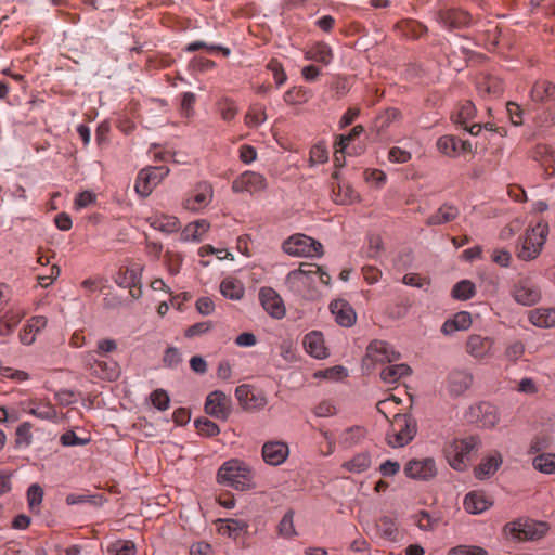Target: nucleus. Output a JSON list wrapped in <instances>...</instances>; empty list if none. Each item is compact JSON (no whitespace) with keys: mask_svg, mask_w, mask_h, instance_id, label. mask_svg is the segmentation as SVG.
I'll list each match as a JSON object with an SVG mask.
<instances>
[{"mask_svg":"<svg viewBox=\"0 0 555 555\" xmlns=\"http://www.w3.org/2000/svg\"><path fill=\"white\" fill-rule=\"evenodd\" d=\"M547 234L548 224L546 222L538 221L534 225H531L527 230L521 247L517 253L518 258L525 261L535 259L543 248Z\"/></svg>","mask_w":555,"mask_h":555,"instance_id":"obj_1","label":"nucleus"},{"mask_svg":"<svg viewBox=\"0 0 555 555\" xmlns=\"http://www.w3.org/2000/svg\"><path fill=\"white\" fill-rule=\"evenodd\" d=\"M330 451L334 449H352L362 446L366 430L361 426H350L337 433L322 431Z\"/></svg>","mask_w":555,"mask_h":555,"instance_id":"obj_2","label":"nucleus"},{"mask_svg":"<svg viewBox=\"0 0 555 555\" xmlns=\"http://www.w3.org/2000/svg\"><path fill=\"white\" fill-rule=\"evenodd\" d=\"M283 250L291 256L320 257L323 246L320 242L305 234H295L283 243Z\"/></svg>","mask_w":555,"mask_h":555,"instance_id":"obj_3","label":"nucleus"},{"mask_svg":"<svg viewBox=\"0 0 555 555\" xmlns=\"http://www.w3.org/2000/svg\"><path fill=\"white\" fill-rule=\"evenodd\" d=\"M218 481L236 490H244L249 486L248 469L237 460L229 461L219 469Z\"/></svg>","mask_w":555,"mask_h":555,"instance_id":"obj_4","label":"nucleus"},{"mask_svg":"<svg viewBox=\"0 0 555 555\" xmlns=\"http://www.w3.org/2000/svg\"><path fill=\"white\" fill-rule=\"evenodd\" d=\"M416 433L414 422L405 415H397L391 425V430L387 434L388 444L393 448H402L413 439Z\"/></svg>","mask_w":555,"mask_h":555,"instance_id":"obj_5","label":"nucleus"},{"mask_svg":"<svg viewBox=\"0 0 555 555\" xmlns=\"http://www.w3.org/2000/svg\"><path fill=\"white\" fill-rule=\"evenodd\" d=\"M465 417L467 422L483 428H492L500 421L498 408L486 401L470 405Z\"/></svg>","mask_w":555,"mask_h":555,"instance_id":"obj_6","label":"nucleus"},{"mask_svg":"<svg viewBox=\"0 0 555 555\" xmlns=\"http://www.w3.org/2000/svg\"><path fill=\"white\" fill-rule=\"evenodd\" d=\"M401 354L387 341L375 339L371 341L366 348L364 364L371 362L373 364L393 363L400 360Z\"/></svg>","mask_w":555,"mask_h":555,"instance_id":"obj_7","label":"nucleus"},{"mask_svg":"<svg viewBox=\"0 0 555 555\" xmlns=\"http://www.w3.org/2000/svg\"><path fill=\"white\" fill-rule=\"evenodd\" d=\"M165 166L142 169L135 180L134 189L143 197L149 196L153 189L168 175Z\"/></svg>","mask_w":555,"mask_h":555,"instance_id":"obj_8","label":"nucleus"},{"mask_svg":"<svg viewBox=\"0 0 555 555\" xmlns=\"http://www.w3.org/2000/svg\"><path fill=\"white\" fill-rule=\"evenodd\" d=\"M435 18L448 30L466 28L473 24V17L467 11L454 8L438 10Z\"/></svg>","mask_w":555,"mask_h":555,"instance_id":"obj_9","label":"nucleus"},{"mask_svg":"<svg viewBox=\"0 0 555 555\" xmlns=\"http://www.w3.org/2000/svg\"><path fill=\"white\" fill-rule=\"evenodd\" d=\"M212 196V185L206 181L198 182L184 198L183 207L186 210L199 211L210 204Z\"/></svg>","mask_w":555,"mask_h":555,"instance_id":"obj_10","label":"nucleus"},{"mask_svg":"<svg viewBox=\"0 0 555 555\" xmlns=\"http://www.w3.org/2000/svg\"><path fill=\"white\" fill-rule=\"evenodd\" d=\"M235 397L243 409L247 411H259L268 403L267 397L262 390L246 384L236 387Z\"/></svg>","mask_w":555,"mask_h":555,"instance_id":"obj_11","label":"nucleus"},{"mask_svg":"<svg viewBox=\"0 0 555 555\" xmlns=\"http://www.w3.org/2000/svg\"><path fill=\"white\" fill-rule=\"evenodd\" d=\"M232 410V400L223 391L215 390L210 392L205 401V412L210 416L225 421Z\"/></svg>","mask_w":555,"mask_h":555,"instance_id":"obj_12","label":"nucleus"},{"mask_svg":"<svg viewBox=\"0 0 555 555\" xmlns=\"http://www.w3.org/2000/svg\"><path fill=\"white\" fill-rule=\"evenodd\" d=\"M547 530L544 522H511L505 526V531L519 541L540 539Z\"/></svg>","mask_w":555,"mask_h":555,"instance_id":"obj_13","label":"nucleus"},{"mask_svg":"<svg viewBox=\"0 0 555 555\" xmlns=\"http://www.w3.org/2000/svg\"><path fill=\"white\" fill-rule=\"evenodd\" d=\"M268 186L267 179L263 175L247 170L240 175L232 182V191L234 193H257L264 191Z\"/></svg>","mask_w":555,"mask_h":555,"instance_id":"obj_14","label":"nucleus"},{"mask_svg":"<svg viewBox=\"0 0 555 555\" xmlns=\"http://www.w3.org/2000/svg\"><path fill=\"white\" fill-rule=\"evenodd\" d=\"M259 300L262 308L274 319L281 320L286 314L283 299L279 293L269 286L259 289Z\"/></svg>","mask_w":555,"mask_h":555,"instance_id":"obj_15","label":"nucleus"},{"mask_svg":"<svg viewBox=\"0 0 555 555\" xmlns=\"http://www.w3.org/2000/svg\"><path fill=\"white\" fill-rule=\"evenodd\" d=\"M513 298L520 305L532 306L541 298L538 286L529 279H521L516 282L512 291Z\"/></svg>","mask_w":555,"mask_h":555,"instance_id":"obj_16","label":"nucleus"},{"mask_svg":"<svg viewBox=\"0 0 555 555\" xmlns=\"http://www.w3.org/2000/svg\"><path fill=\"white\" fill-rule=\"evenodd\" d=\"M88 364L91 375L101 379L113 380L119 375V366L112 359L99 360L93 354H90Z\"/></svg>","mask_w":555,"mask_h":555,"instance_id":"obj_17","label":"nucleus"},{"mask_svg":"<svg viewBox=\"0 0 555 555\" xmlns=\"http://www.w3.org/2000/svg\"><path fill=\"white\" fill-rule=\"evenodd\" d=\"M473 374L464 370L452 371L448 376L447 388L451 396L459 397L473 385Z\"/></svg>","mask_w":555,"mask_h":555,"instance_id":"obj_18","label":"nucleus"},{"mask_svg":"<svg viewBox=\"0 0 555 555\" xmlns=\"http://www.w3.org/2000/svg\"><path fill=\"white\" fill-rule=\"evenodd\" d=\"M330 310L336 322L345 327H350L357 320L353 308L344 299H335L330 304Z\"/></svg>","mask_w":555,"mask_h":555,"instance_id":"obj_19","label":"nucleus"},{"mask_svg":"<svg viewBox=\"0 0 555 555\" xmlns=\"http://www.w3.org/2000/svg\"><path fill=\"white\" fill-rule=\"evenodd\" d=\"M302 345L307 353L315 359H325L328 351L321 332L312 331L305 335Z\"/></svg>","mask_w":555,"mask_h":555,"instance_id":"obj_20","label":"nucleus"},{"mask_svg":"<svg viewBox=\"0 0 555 555\" xmlns=\"http://www.w3.org/2000/svg\"><path fill=\"white\" fill-rule=\"evenodd\" d=\"M476 88L483 98H496L503 92V82L495 76L480 74L476 80Z\"/></svg>","mask_w":555,"mask_h":555,"instance_id":"obj_21","label":"nucleus"},{"mask_svg":"<svg viewBox=\"0 0 555 555\" xmlns=\"http://www.w3.org/2000/svg\"><path fill=\"white\" fill-rule=\"evenodd\" d=\"M319 272H321L319 266L302 263L299 269L293 270L287 274L286 282L292 288L306 285L314 275H318Z\"/></svg>","mask_w":555,"mask_h":555,"instance_id":"obj_22","label":"nucleus"},{"mask_svg":"<svg viewBox=\"0 0 555 555\" xmlns=\"http://www.w3.org/2000/svg\"><path fill=\"white\" fill-rule=\"evenodd\" d=\"M146 222L156 231L171 234L180 230V221L175 216L155 214L146 218Z\"/></svg>","mask_w":555,"mask_h":555,"instance_id":"obj_23","label":"nucleus"},{"mask_svg":"<svg viewBox=\"0 0 555 555\" xmlns=\"http://www.w3.org/2000/svg\"><path fill=\"white\" fill-rule=\"evenodd\" d=\"M532 156L540 163L546 179L555 176V152L550 146L543 144L537 145Z\"/></svg>","mask_w":555,"mask_h":555,"instance_id":"obj_24","label":"nucleus"},{"mask_svg":"<svg viewBox=\"0 0 555 555\" xmlns=\"http://www.w3.org/2000/svg\"><path fill=\"white\" fill-rule=\"evenodd\" d=\"M460 216V210L452 204H442L434 214L425 221L426 225H441L455 220Z\"/></svg>","mask_w":555,"mask_h":555,"instance_id":"obj_25","label":"nucleus"},{"mask_svg":"<svg viewBox=\"0 0 555 555\" xmlns=\"http://www.w3.org/2000/svg\"><path fill=\"white\" fill-rule=\"evenodd\" d=\"M493 340L489 337H482L480 335L469 336L466 344V351L477 359H482L490 353Z\"/></svg>","mask_w":555,"mask_h":555,"instance_id":"obj_26","label":"nucleus"},{"mask_svg":"<svg viewBox=\"0 0 555 555\" xmlns=\"http://www.w3.org/2000/svg\"><path fill=\"white\" fill-rule=\"evenodd\" d=\"M210 224L207 220L201 219L191 222L184 227L180 234L182 242H201L204 234L209 230Z\"/></svg>","mask_w":555,"mask_h":555,"instance_id":"obj_27","label":"nucleus"},{"mask_svg":"<svg viewBox=\"0 0 555 555\" xmlns=\"http://www.w3.org/2000/svg\"><path fill=\"white\" fill-rule=\"evenodd\" d=\"M141 267L138 264L121 267L115 278V283L127 288L128 286H135L140 284Z\"/></svg>","mask_w":555,"mask_h":555,"instance_id":"obj_28","label":"nucleus"},{"mask_svg":"<svg viewBox=\"0 0 555 555\" xmlns=\"http://www.w3.org/2000/svg\"><path fill=\"white\" fill-rule=\"evenodd\" d=\"M530 96L534 102L547 103L555 101V85L547 80H538L532 86Z\"/></svg>","mask_w":555,"mask_h":555,"instance_id":"obj_29","label":"nucleus"},{"mask_svg":"<svg viewBox=\"0 0 555 555\" xmlns=\"http://www.w3.org/2000/svg\"><path fill=\"white\" fill-rule=\"evenodd\" d=\"M405 472L410 477L426 479L434 476L436 470L433 461L425 459L410 461L405 467Z\"/></svg>","mask_w":555,"mask_h":555,"instance_id":"obj_30","label":"nucleus"},{"mask_svg":"<svg viewBox=\"0 0 555 555\" xmlns=\"http://www.w3.org/2000/svg\"><path fill=\"white\" fill-rule=\"evenodd\" d=\"M47 325V319L42 315L33 317L20 333V340L24 345H31L38 334Z\"/></svg>","mask_w":555,"mask_h":555,"instance_id":"obj_31","label":"nucleus"},{"mask_svg":"<svg viewBox=\"0 0 555 555\" xmlns=\"http://www.w3.org/2000/svg\"><path fill=\"white\" fill-rule=\"evenodd\" d=\"M305 59L328 65L333 60V51L327 43L317 42L306 50Z\"/></svg>","mask_w":555,"mask_h":555,"instance_id":"obj_32","label":"nucleus"},{"mask_svg":"<svg viewBox=\"0 0 555 555\" xmlns=\"http://www.w3.org/2000/svg\"><path fill=\"white\" fill-rule=\"evenodd\" d=\"M396 29L409 39H417L427 33V27L424 24L410 18L397 23Z\"/></svg>","mask_w":555,"mask_h":555,"instance_id":"obj_33","label":"nucleus"},{"mask_svg":"<svg viewBox=\"0 0 555 555\" xmlns=\"http://www.w3.org/2000/svg\"><path fill=\"white\" fill-rule=\"evenodd\" d=\"M221 294L232 300H240L245 294L244 284L235 278H225L220 283Z\"/></svg>","mask_w":555,"mask_h":555,"instance_id":"obj_34","label":"nucleus"},{"mask_svg":"<svg viewBox=\"0 0 555 555\" xmlns=\"http://www.w3.org/2000/svg\"><path fill=\"white\" fill-rule=\"evenodd\" d=\"M411 367L408 364H391L384 367L380 371V378L386 384H395L399 382L402 377L409 376L411 374Z\"/></svg>","mask_w":555,"mask_h":555,"instance_id":"obj_35","label":"nucleus"},{"mask_svg":"<svg viewBox=\"0 0 555 555\" xmlns=\"http://www.w3.org/2000/svg\"><path fill=\"white\" fill-rule=\"evenodd\" d=\"M530 322L539 327L555 326V308H538L530 311Z\"/></svg>","mask_w":555,"mask_h":555,"instance_id":"obj_36","label":"nucleus"},{"mask_svg":"<svg viewBox=\"0 0 555 555\" xmlns=\"http://www.w3.org/2000/svg\"><path fill=\"white\" fill-rule=\"evenodd\" d=\"M491 505L485 496L477 492L468 493L464 500V507L469 514H480Z\"/></svg>","mask_w":555,"mask_h":555,"instance_id":"obj_37","label":"nucleus"},{"mask_svg":"<svg viewBox=\"0 0 555 555\" xmlns=\"http://www.w3.org/2000/svg\"><path fill=\"white\" fill-rule=\"evenodd\" d=\"M452 448L453 451H474L482 448V442L477 435H463L453 439Z\"/></svg>","mask_w":555,"mask_h":555,"instance_id":"obj_38","label":"nucleus"},{"mask_svg":"<svg viewBox=\"0 0 555 555\" xmlns=\"http://www.w3.org/2000/svg\"><path fill=\"white\" fill-rule=\"evenodd\" d=\"M22 314L15 311H8L0 318V335L9 336L13 333L17 324L22 320Z\"/></svg>","mask_w":555,"mask_h":555,"instance_id":"obj_39","label":"nucleus"},{"mask_svg":"<svg viewBox=\"0 0 555 555\" xmlns=\"http://www.w3.org/2000/svg\"><path fill=\"white\" fill-rule=\"evenodd\" d=\"M476 114L475 105L470 101H466L460 105L457 112L452 115V119L456 125L463 126L469 122Z\"/></svg>","mask_w":555,"mask_h":555,"instance_id":"obj_40","label":"nucleus"},{"mask_svg":"<svg viewBox=\"0 0 555 555\" xmlns=\"http://www.w3.org/2000/svg\"><path fill=\"white\" fill-rule=\"evenodd\" d=\"M533 466L544 474L555 473V453H540L533 460Z\"/></svg>","mask_w":555,"mask_h":555,"instance_id":"obj_41","label":"nucleus"},{"mask_svg":"<svg viewBox=\"0 0 555 555\" xmlns=\"http://www.w3.org/2000/svg\"><path fill=\"white\" fill-rule=\"evenodd\" d=\"M475 295V285L469 280L457 282L452 288V296L460 300H467Z\"/></svg>","mask_w":555,"mask_h":555,"instance_id":"obj_42","label":"nucleus"},{"mask_svg":"<svg viewBox=\"0 0 555 555\" xmlns=\"http://www.w3.org/2000/svg\"><path fill=\"white\" fill-rule=\"evenodd\" d=\"M437 149L444 155L454 156L459 153V139L454 135H443L437 141Z\"/></svg>","mask_w":555,"mask_h":555,"instance_id":"obj_43","label":"nucleus"},{"mask_svg":"<svg viewBox=\"0 0 555 555\" xmlns=\"http://www.w3.org/2000/svg\"><path fill=\"white\" fill-rule=\"evenodd\" d=\"M30 414L48 421H55L57 418V412L55 408L48 402H40L35 404L30 411Z\"/></svg>","mask_w":555,"mask_h":555,"instance_id":"obj_44","label":"nucleus"},{"mask_svg":"<svg viewBox=\"0 0 555 555\" xmlns=\"http://www.w3.org/2000/svg\"><path fill=\"white\" fill-rule=\"evenodd\" d=\"M266 119L267 114L264 108L260 105H253L245 116V124L248 127H258L263 124Z\"/></svg>","mask_w":555,"mask_h":555,"instance_id":"obj_45","label":"nucleus"},{"mask_svg":"<svg viewBox=\"0 0 555 555\" xmlns=\"http://www.w3.org/2000/svg\"><path fill=\"white\" fill-rule=\"evenodd\" d=\"M31 425L27 422L22 423L15 431V447L20 449L27 448L31 441Z\"/></svg>","mask_w":555,"mask_h":555,"instance_id":"obj_46","label":"nucleus"},{"mask_svg":"<svg viewBox=\"0 0 555 555\" xmlns=\"http://www.w3.org/2000/svg\"><path fill=\"white\" fill-rule=\"evenodd\" d=\"M502 460L500 456L492 455L487 457L486 462L481 463L476 469V476L480 479L489 476L496 470Z\"/></svg>","mask_w":555,"mask_h":555,"instance_id":"obj_47","label":"nucleus"},{"mask_svg":"<svg viewBox=\"0 0 555 555\" xmlns=\"http://www.w3.org/2000/svg\"><path fill=\"white\" fill-rule=\"evenodd\" d=\"M197 433L202 436L211 437L219 433V427L206 417H199L194 422Z\"/></svg>","mask_w":555,"mask_h":555,"instance_id":"obj_48","label":"nucleus"},{"mask_svg":"<svg viewBox=\"0 0 555 555\" xmlns=\"http://www.w3.org/2000/svg\"><path fill=\"white\" fill-rule=\"evenodd\" d=\"M553 444V436L548 431L539 433L531 441L530 451H544Z\"/></svg>","mask_w":555,"mask_h":555,"instance_id":"obj_49","label":"nucleus"},{"mask_svg":"<svg viewBox=\"0 0 555 555\" xmlns=\"http://www.w3.org/2000/svg\"><path fill=\"white\" fill-rule=\"evenodd\" d=\"M201 49H206L209 53H215L217 51H220L225 56H228L230 54V49L229 48H225V47H222V46H218V44L208 46L204 41H194V42L189 43L186 46V48H185V51H188V52H195V51L201 50Z\"/></svg>","mask_w":555,"mask_h":555,"instance_id":"obj_50","label":"nucleus"},{"mask_svg":"<svg viewBox=\"0 0 555 555\" xmlns=\"http://www.w3.org/2000/svg\"><path fill=\"white\" fill-rule=\"evenodd\" d=\"M287 104L296 105L305 103L308 100L307 91L302 88H291L283 96Z\"/></svg>","mask_w":555,"mask_h":555,"instance_id":"obj_51","label":"nucleus"},{"mask_svg":"<svg viewBox=\"0 0 555 555\" xmlns=\"http://www.w3.org/2000/svg\"><path fill=\"white\" fill-rule=\"evenodd\" d=\"M400 116V112L397 108H388L380 114L375 121V126L378 131L386 129L392 121L397 120Z\"/></svg>","mask_w":555,"mask_h":555,"instance_id":"obj_52","label":"nucleus"},{"mask_svg":"<svg viewBox=\"0 0 555 555\" xmlns=\"http://www.w3.org/2000/svg\"><path fill=\"white\" fill-rule=\"evenodd\" d=\"M267 68L270 72H272L276 87H281L286 82L287 75H286L282 64L278 60H275V59L270 60L267 65Z\"/></svg>","mask_w":555,"mask_h":555,"instance_id":"obj_53","label":"nucleus"},{"mask_svg":"<svg viewBox=\"0 0 555 555\" xmlns=\"http://www.w3.org/2000/svg\"><path fill=\"white\" fill-rule=\"evenodd\" d=\"M152 404L159 411H166L169 408V396L164 389H156L151 393Z\"/></svg>","mask_w":555,"mask_h":555,"instance_id":"obj_54","label":"nucleus"},{"mask_svg":"<svg viewBox=\"0 0 555 555\" xmlns=\"http://www.w3.org/2000/svg\"><path fill=\"white\" fill-rule=\"evenodd\" d=\"M219 112L223 120L231 121L235 118L238 109L232 100L225 99L219 103Z\"/></svg>","mask_w":555,"mask_h":555,"instance_id":"obj_55","label":"nucleus"},{"mask_svg":"<svg viewBox=\"0 0 555 555\" xmlns=\"http://www.w3.org/2000/svg\"><path fill=\"white\" fill-rule=\"evenodd\" d=\"M60 442L63 447L85 446L87 442H89V438L78 437L75 431L68 430L60 437Z\"/></svg>","mask_w":555,"mask_h":555,"instance_id":"obj_56","label":"nucleus"},{"mask_svg":"<svg viewBox=\"0 0 555 555\" xmlns=\"http://www.w3.org/2000/svg\"><path fill=\"white\" fill-rule=\"evenodd\" d=\"M165 261L168 268V271L171 275H176L179 273L183 257L180 254L167 251L165 254Z\"/></svg>","mask_w":555,"mask_h":555,"instance_id":"obj_57","label":"nucleus"},{"mask_svg":"<svg viewBox=\"0 0 555 555\" xmlns=\"http://www.w3.org/2000/svg\"><path fill=\"white\" fill-rule=\"evenodd\" d=\"M328 154L322 143L314 144L310 150V162L312 165L323 164L327 160Z\"/></svg>","mask_w":555,"mask_h":555,"instance_id":"obj_58","label":"nucleus"},{"mask_svg":"<svg viewBox=\"0 0 555 555\" xmlns=\"http://www.w3.org/2000/svg\"><path fill=\"white\" fill-rule=\"evenodd\" d=\"M388 159L391 163L404 164L411 159V153L401 147L393 146L388 152Z\"/></svg>","mask_w":555,"mask_h":555,"instance_id":"obj_59","label":"nucleus"},{"mask_svg":"<svg viewBox=\"0 0 555 555\" xmlns=\"http://www.w3.org/2000/svg\"><path fill=\"white\" fill-rule=\"evenodd\" d=\"M535 124L540 127H551L555 125V109L545 108L535 117Z\"/></svg>","mask_w":555,"mask_h":555,"instance_id":"obj_60","label":"nucleus"},{"mask_svg":"<svg viewBox=\"0 0 555 555\" xmlns=\"http://www.w3.org/2000/svg\"><path fill=\"white\" fill-rule=\"evenodd\" d=\"M468 455L469 453H450L448 461L454 469L462 470L466 467L467 463L470 462Z\"/></svg>","mask_w":555,"mask_h":555,"instance_id":"obj_61","label":"nucleus"},{"mask_svg":"<svg viewBox=\"0 0 555 555\" xmlns=\"http://www.w3.org/2000/svg\"><path fill=\"white\" fill-rule=\"evenodd\" d=\"M182 361L179 350L175 347L166 349L163 362L168 367H176Z\"/></svg>","mask_w":555,"mask_h":555,"instance_id":"obj_62","label":"nucleus"},{"mask_svg":"<svg viewBox=\"0 0 555 555\" xmlns=\"http://www.w3.org/2000/svg\"><path fill=\"white\" fill-rule=\"evenodd\" d=\"M364 179L370 183L382 186L385 184L387 177L385 172L379 169H366L364 171Z\"/></svg>","mask_w":555,"mask_h":555,"instance_id":"obj_63","label":"nucleus"},{"mask_svg":"<svg viewBox=\"0 0 555 555\" xmlns=\"http://www.w3.org/2000/svg\"><path fill=\"white\" fill-rule=\"evenodd\" d=\"M449 555H488L487 552L479 546H456L453 547Z\"/></svg>","mask_w":555,"mask_h":555,"instance_id":"obj_64","label":"nucleus"}]
</instances>
